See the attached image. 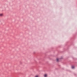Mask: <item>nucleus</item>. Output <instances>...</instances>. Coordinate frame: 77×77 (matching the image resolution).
<instances>
[{
  "instance_id": "obj_3",
  "label": "nucleus",
  "mask_w": 77,
  "mask_h": 77,
  "mask_svg": "<svg viewBox=\"0 0 77 77\" xmlns=\"http://www.w3.org/2000/svg\"><path fill=\"white\" fill-rule=\"evenodd\" d=\"M72 69H73V68H74V66H72Z\"/></svg>"
},
{
  "instance_id": "obj_5",
  "label": "nucleus",
  "mask_w": 77,
  "mask_h": 77,
  "mask_svg": "<svg viewBox=\"0 0 77 77\" xmlns=\"http://www.w3.org/2000/svg\"><path fill=\"white\" fill-rule=\"evenodd\" d=\"M35 77H38V75H35Z\"/></svg>"
},
{
  "instance_id": "obj_4",
  "label": "nucleus",
  "mask_w": 77,
  "mask_h": 77,
  "mask_svg": "<svg viewBox=\"0 0 77 77\" xmlns=\"http://www.w3.org/2000/svg\"><path fill=\"white\" fill-rule=\"evenodd\" d=\"M0 16H1V17H2V16H3V14H0Z\"/></svg>"
},
{
  "instance_id": "obj_2",
  "label": "nucleus",
  "mask_w": 77,
  "mask_h": 77,
  "mask_svg": "<svg viewBox=\"0 0 77 77\" xmlns=\"http://www.w3.org/2000/svg\"><path fill=\"white\" fill-rule=\"evenodd\" d=\"M56 60L57 62H58V61H59V59L58 58H57L56 59Z\"/></svg>"
},
{
  "instance_id": "obj_1",
  "label": "nucleus",
  "mask_w": 77,
  "mask_h": 77,
  "mask_svg": "<svg viewBox=\"0 0 77 77\" xmlns=\"http://www.w3.org/2000/svg\"><path fill=\"white\" fill-rule=\"evenodd\" d=\"M47 74H45L44 75V77H47Z\"/></svg>"
}]
</instances>
